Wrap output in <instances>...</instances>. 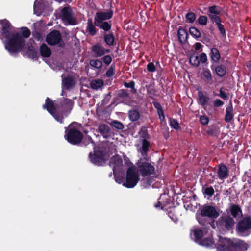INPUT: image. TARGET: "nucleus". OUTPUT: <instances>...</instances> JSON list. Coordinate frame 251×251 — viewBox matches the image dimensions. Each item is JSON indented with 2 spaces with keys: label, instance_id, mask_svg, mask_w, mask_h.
Here are the masks:
<instances>
[{
  "label": "nucleus",
  "instance_id": "nucleus-1",
  "mask_svg": "<svg viewBox=\"0 0 251 251\" xmlns=\"http://www.w3.org/2000/svg\"><path fill=\"white\" fill-rule=\"evenodd\" d=\"M0 24L2 26L0 38H5V49L11 54L21 51L25 45V40L21 35L15 31L8 20H1Z\"/></svg>",
  "mask_w": 251,
  "mask_h": 251
},
{
  "label": "nucleus",
  "instance_id": "nucleus-2",
  "mask_svg": "<svg viewBox=\"0 0 251 251\" xmlns=\"http://www.w3.org/2000/svg\"><path fill=\"white\" fill-rule=\"evenodd\" d=\"M73 106V101L69 99H64L61 102V107H55L52 101L47 98L46 100V102L43 105L44 109H46L54 117L57 122L60 123H63L64 116H67Z\"/></svg>",
  "mask_w": 251,
  "mask_h": 251
},
{
  "label": "nucleus",
  "instance_id": "nucleus-3",
  "mask_svg": "<svg viewBox=\"0 0 251 251\" xmlns=\"http://www.w3.org/2000/svg\"><path fill=\"white\" fill-rule=\"evenodd\" d=\"M142 157H143L142 156ZM137 163V168L140 171L143 178L141 181V185L144 188H148L152 182L151 175L154 173V167L149 162L144 160L146 158L142 157Z\"/></svg>",
  "mask_w": 251,
  "mask_h": 251
},
{
  "label": "nucleus",
  "instance_id": "nucleus-4",
  "mask_svg": "<svg viewBox=\"0 0 251 251\" xmlns=\"http://www.w3.org/2000/svg\"><path fill=\"white\" fill-rule=\"evenodd\" d=\"M248 247V244L240 240L231 241L229 239L220 238L217 250V251H245Z\"/></svg>",
  "mask_w": 251,
  "mask_h": 251
},
{
  "label": "nucleus",
  "instance_id": "nucleus-5",
  "mask_svg": "<svg viewBox=\"0 0 251 251\" xmlns=\"http://www.w3.org/2000/svg\"><path fill=\"white\" fill-rule=\"evenodd\" d=\"M78 125L76 123H72L65 130V139L71 144H76L82 139V134L78 130Z\"/></svg>",
  "mask_w": 251,
  "mask_h": 251
},
{
  "label": "nucleus",
  "instance_id": "nucleus-6",
  "mask_svg": "<svg viewBox=\"0 0 251 251\" xmlns=\"http://www.w3.org/2000/svg\"><path fill=\"white\" fill-rule=\"evenodd\" d=\"M56 17L60 18L65 25H75L77 24L74 13L70 7L59 8L56 11Z\"/></svg>",
  "mask_w": 251,
  "mask_h": 251
},
{
  "label": "nucleus",
  "instance_id": "nucleus-7",
  "mask_svg": "<svg viewBox=\"0 0 251 251\" xmlns=\"http://www.w3.org/2000/svg\"><path fill=\"white\" fill-rule=\"evenodd\" d=\"M139 175L138 170L134 165L129 167L126 172V181L124 186L127 188L134 187L139 181Z\"/></svg>",
  "mask_w": 251,
  "mask_h": 251
},
{
  "label": "nucleus",
  "instance_id": "nucleus-8",
  "mask_svg": "<svg viewBox=\"0 0 251 251\" xmlns=\"http://www.w3.org/2000/svg\"><path fill=\"white\" fill-rule=\"evenodd\" d=\"M138 133L140 137L143 139L141 140V145L138 144L137 145V150L139 152L141 153L143 157L145 158L147 155V153L150 146V143L146 140L148 136L147 130L145 127H142Z\"/></svg>",
  "mask_w": 251,
  "mask_h": 251
},
{
  "label": "nucleus",
  "instance_id": "nucleus-9",
  "mask_svg": "<svg viewBox=\"0 0 251 251\" xmlns=\"http://www.w3.org/2000/svg\"><path fill=\"white\" fill-rule=\"evenodd\" d=\"M237 231L242 234L251 232V217H245L240 221L237 225Z\"/></svg>",
  "mask_w": 251,
  "mask_h": 251
},
{
  "label": "nucleus",
  "instance_id": "nucleus-10",
  "mask_svg": "<svg viewBox=\"0 0 251 251\" xmlns=\"http://www.w3.org/2000/svg\"><path fill=\"white\" fill-rule=\"evenodd\" d=\"M217 225L226 229L232 228L235 224L234 219L228 215H222L217 222Z\"/></svg>",
  "mask_w": 251,
  "mask_h": 251
},
{
  "label": "nucleus",
  "instance_id": "nucleus-11",
  "mask_svg": "<svg viewBox=\"0 0 251 251\" xmlns=\"http://www.w3.org/2000/svg\"><path fill=\"white\" fill-rule=\"evenodd\" d=\"M201 214L202 217H207L211 219L217 218L219 213L217 209L213 206H204L201 210Z\"/></svg>",
  "mask_w": 251,
  "mask_h": 251
},
{
  "label": "nucleus",
  "instance_id": "nucleus-12",
  "mask_svg": "<svg viewBox=\"0 0 251 251\" xmlns=\"http://www.w3.org/2000/svg\"><path fill=\"white\" fill-rule=\"evenodd\" d=\"M89 158L92 163L98 166L103 165L106 160L104 154L101 151H99L95 152L93 155L91 153H90Z\"/></svg>",
  "mask_w": 251,
  "mask_h": 251
},
{
  "label": "nucleus",
  "instance_id": "nucleus-13",
  "mask_svg": "<svg viewBox=\"0 0 251 251\" xmlns=\"http://www.w3.org/2000/svg\"><path fill=\"white\" fill-rule=\"evenodd\" d=\"M61 39L60 33L57 31H53L48 35L46 38L47 42L49 44L53 45L58 44Z\"/></svg>",
  "mask_w": 251,
  "mask_h": 251
},
{
  "label": "nucleus",
  "instance_id": "nucleus-14",
  "mask_svg": "<svg viewBox=\"0 0 251 251\" xmlns=\"http://www.w3.org/2000/svg\"><path fill=\"white\" fill-rule=\"evenodd\" d=\"M110 165L113 166V171L115 176L117 170H123L122 160L119 156H115L111 159Z\"/></svg>",
  "mask_w": 251,
  "mask_h": 251
},
{
  "label": "nucleus",
  "instance_id": "nucleus-15",
  "mask_svg": "<svg viewBox=\"0 0 251 251\" xmlns=\"http://www.w3.org/2000/svg\"><path fill=\"white\" fill-rule=\"evenodd\" d=\"M112 11L100 12L96 13L95 18V23L103 22V21L110 19L112 16Z\"/></svg>",
  "mask_w": 251,
  "mask_h": 251
},
{
  "label": "nucleus",
  "instance_id": "nucleus-16",
  "mask_svg": "<svg viewBox=\"0 0 251 251\" xmlns=\"http://www.w3.org/2000/svg\"><path fill=\"white\" fill-rule=\"evenodd\" d=\"M217 176L221 180H224L228 178L229 176V171L227 168L223 164L219 166L217 171Z\"/></svg>",
  "mask_w": 251,
  "mask_h": 251
},
{
  "label": "nucleus",
  "instance_id": "nucleus-17",
  "mask_svg": "<svg viewBox=\"0 0 251 251\" xmlns=\"http://www.w3.org/2000/svg\"><path fill=\"white\" fill-rule=\"evenodd\" d=\"M92 51L95 56L100 57L110 51L109 49H105L104 47L99 44L96 45L92 47Z\"/></svg>",
  "mask_w": 251,
  "mask_h": 251
},
{
  "label": "nucleus",
  "instance_id": "nucleus-18",
  "mask_svg": "<svg viewBox=\"0 0 251 251\" xmlns=\"http://www.w3.org/2000/svg\"><path fill=\"white\" fill-rule=\"evenodd\" d=\"M229 211L232 216L235 218H240L242 216V211L241 207L235 204H231L229 208Z\"/></svg>",
  "mask_w": 251,
  "mask_h": 251
},
{
  "label": "nucleus",
  "instance_id": "nucleus-19",
  "mask_svg": "<svg viewBox=\"0 0 251 251\" xmlns=\"http://www.w3.org/2000/svg\"><path fill=\"white\" fill-rule=\"evenodd\" d=\"M63 77V75H62ZM75 84L74 78L71 76H68L66 78H62V87L64 89H69L72 88Z\"/></svg>",
  "mask_w": 251,
  "mask_h": 251
},
{
  "label": "nucleus",
  "instance_id": "nucleus-20",
  "mask_svg": "<svg viewBox=\"0 0 251 251\" xmlns=\"http://www.w3.org/2000/svg\"><path fill=\"white\" fill-rule=\"evenodd\" d=\"M209 98L206 94L201 91L198 92V103L201 105L204 109L205 106L208 104Z\"/></svg>",
  "mask_w": 251,
  "mask_h": 251
},
{
  "label": "nucleus",
  "instance_id": "nucleus-21",
  "mask_svg": "<svg viewBox=\"0 0 251 251\" xmlns=\"http://www.w3.org/2000/svg\"><path fill=\"white\" fill-rule=\"evenodd\" d=\"M205 231L201 230L200 229H196L194 230L193 233L191 234V238L194 239L195 242H198L199 244L202 241L201 239L204 234Z\"/></svg>",
  "mask_w": 251,
  "mask_h": 251
},
{
  "label": "nucleus",
  "instance_id": "nucleus-22",
  "mask_svg": "<svg viewBox=\"0 0 251 251\" xmlns=\"http://www.w3.org/2000/svg\"><path fill=\"white\" fill-rule=\"evenodd\" d=\"M210 57L214 62L216 63L219 62L220 58V54L217 48H212L211 49Z\"/></svg>",
  "mask_w": 251,
  "mask_h": 251
},
{
  "label": "nucleus",
  "instance_id": "nucleus-23",
  "mask_svg": "<svg viewBox=\"0 0 251 251\" xmlns=\"http://www.w3.org/2000/svg\"><path fill=\"white\" fill-rule=\"evenodd\" d=\"M40 52L42 56L45 57H48L51 55V50L46 44H42L41 46Z\"/></svg>",
  "mask_w": 251,
  "mask_h": 251
},
{
  "label": "nucleus",
  "instance_id": "nucleus-24",
  "mask_svg": "<svg viewBox=\"0 0 251 251\" xmlns=\"http://www.w3.org/2000/svg\"><path fill=\"white\" fill-rule=\"evenodd\" d=\"M233 108L232 105H229L227 106L226 109V116L225 120L227 122H230L233 119V113H232Z\"/></svg>",
  "mask_w": 251,
  "mask_h": 251
},
{
  "label": "nucleus",
  "instance_id": "nucleus-25",
  "mask_svg": "<svg viewBox=\"0 0 251 251\" xmlns=\"http://www.w3.org/2000/svg\"><path fill=\"white\" fill-rule=\"evenodd\" d=\"M177 34L178 40L181 43H184L186 41L188 34L185 30L179 29Z\"/></svg>",
  "mask_w": 251,
  "mask_h": 251
},
{
  "label": "nucleus",
  "instance_id": "nucleus-26",
  "mask_svg": "<svg viewBox=\"0 0 251 251\" xmlns=\"http://www.w3.org/2000/svg\"><path fill=\"white\" fill-rule=\"evenodd\" d=\"M103 81L101 79H95L91 81V87L92 89L98 90L103 86Z\"/></svg>",
  "mask_w": 251,
  "mask_h": 251
},
{
  "label": "nucleus",
  "instance_id": "nucleus-27",
  "mask_svg": "<svg viewBox=\"0 0 251 251\" xmlns=\"http://www.w3.org/2000/svg\"><path fill=\"white\" fill-rule=\"evenodd\" d=\"M215 70L217 75L220 77L223 76L226 73V67L223 65L216 66Z\"/></svg>",
  "mask_w": 251,
  "mask_h": 251
},
{
  "label": "nucleus",
  "instance_id": "nucleus-28",
  "mask_svg": "<svg viewBox=\"0 0 251 251\" xmlns=\"http://www.w3.org/2000/svg\"><path fill=\"white\" fill-rule=\"evenodd\" d=\"M129 118L132 121H135L139 119L140 114L137 110H130L128 113Z\"/></svg>",
  "mask_w": 251,
  "mask_h": 251
},
{
  "label": "nucleus",
  "instance_id": "nucleus-29",
  "mask_svg": "<svg viewBox=\"0 0 251 251\" xmlns=\"http://www.w3.org/2000/svg\"><path fill=\"white\" fill-rule=\"evenodd\" d=\"M95 25L104 30L105 31H108L111 28V25L107 22H99V23H95Z\"/></svg>",
  "mask_w": 251,
  "mask_h": 251
},
{
  "label": "nucleus",
  "instance_id": "nucleus-30",
  "mask_svg": "<svg viewBox=\"0 0 251 251\" xmlns=\"http://www.w3.org/2000/svg\"><path fill=\"white\" fill-rule=\"evenodd\" d=\"M87 30L89 32V33L92 35H94L96 34V31L95 29V27L92 24L91 20H88L87 23Z\"/></svg>",
  "mask_w": 251,
  "mask_h": 251
},
{
  "label": "nucleus",
  "instance_id": "nucleus-31",
  "mask_svg": "<svg viewBox=\"0 0 251 251\" xmlns=\"http://www.w3.org/2000/svg\"><path fill=\"white\" fill-rule=\"evenodd\" d=\"M190 63L193 66L197 67L200 64L199 56L197 55H192L189 59Z\"/></svg>",
  "mask_w": 251,
  "mask_h": 251
},
{
  "label": "nucleus",
  "instance_id": "nucleus-32",
  "mask_svg": "<svg viewBox=\"0 0 251 251\" xmlns=\"http://www.w3.org/2000/svg\"><path fill=\"white\" fill-rule=\"evenodd\" d=\"M202 74L204 77L206 79L207 81L208 82H210L211 84L212 81V77L210 71L208 69H205L203 70Z\"/></svg>",
  "mask_w": 251,
  "mask_h": 251
},
{
  "label": "nucleus",
  "instance_id": "nucleus-33",
  "mask_svg": "<svg viewBox=\"0 0 251 251\" xmlns=\"http://www.w3.org/2000/svg\"><path fill=\"white\" fill-rule=\"evenodd\" d=\"M90 64L91 66H92V67H93L96 69H100L102 67V62L100 60L93 59V60H91L90 61Z\"/></svg>",
  "mask_w": 251,
  "mask_h": 251
},
{
  "label": "nucleus",
  "instance_id": "nucleus-34",
  "mask_svg": "<svg viewBox=\"0 0 251 251\" xmlns=\"http://www.w3.org/2000/svg\"><path fill=\"white\" fill-rule=\"evenodd\" d=\"M200 244L207 247H211L214 244V242L211 238H206L202 240Z\"/></svg>",
  "mask_w": 251,
  "mask_h": 251
},
{
  "label": "nucleus",
  "instance_id": "nucleus-35",
  "mask_svg": "<svg viewBox=\"0 0 251 251\" xmlns=\"http://www.w3.org/2000/svg\"><path fill=\"white\" fill-rule=\"evenodd\" d=\"M189 32L191 35L195 38H198L201 37V32L194 27H191L189 28Z\"/></svg>",
  "mask_w": 251,
  "mask_h": 251
},
{
  "label": "nucleus",
  "instance_id": "nucleus-36",
  "mask_svg": "<svg viewBox=\"0 0 251 251\" xmlns=\"http://www.w3.org/2000/svg\"><path fill=\"white\" fill-rule=\"evenodd\" d=\"M104 40L106 43L109 45H112L114 41V38L112 34H106L104 36Z\"/></svg>",
  "mask_w": 251,
  "mask_h": 251
},
{
  "label": "nucleus",
  "instance_id": "nucleus-37",
  "mask_svg": "<svg viewBox=\"0 0 251 251\" xmlns=\"http://www.w3.org/2000/svg\"><path fill=\"white\" fill-rule=\"evenodd\" d=\"M99 130L102 134H106L109 132V128L105 124H101L99 126Z\"/></svg>",
  "mask_w": 251,
  "mask_h": 251
},
{
  "label": "nucleus",
  "instance_id": "nucleus-38",
  "mask_svg": "<svg viewBox=\"0 0 251 251\" xmlns=\"http://www.w3.org/2000/svg\"><path fill=\"white\" fill-rule=\"evenodd\" d=\"M209 12L212 15H219L220 13V10L219 7L212 6L209 8Z\"/></svg>",
  "mask_w": 251,
  "mask_h": 251
},
{
  "label": "nucleus",
  "instance_id": "nucleus-39",
  "mask_svg": "<svg viewBox=\"0 0 251 251\" xmlns=\"http://www.w3.org/2000/svg\"><path fill=\"white\" fill-rule=\"evenodd\" d=\"M111 125L115 128L119 130H122L124 127L123 124L117 121H113V122H112Z\"/></svg>",
  "mask_w": 251,
  "mask_h": 251
},
{
  "label": "nucleus",
  "instance_id": "nucleus-40",
  "mask_svg": "<svg viewBox=\"0 0 251 251\" xmlns=\"http://www.w3.org/2000/svg\"><path fill=\"white\" fill-rule=\"evenodd\" d=\"M169 124L170 126H171V127L175 129H177L179 127V124L178 122L173 119H170L169 120Z\"/></svg>",
  "mask_w": 251,
  "mask_h": 251
},
{
  "label": "nucleus",
  "instance_id": "nucleus-41",
  "mask_svg": "<svg viewBox=\"0 0 251 251\" xmlns=\"http://www.w3.org/2000/svg\"><path fill=\"white\" fill-rule=\"evenodd\" d=\"M186 18L190 23H193L196 19L195 14L192 12L188 13L186 14Z\"/></svg>",
  "mask_w": 251,
  "mask_h": 251
},
{
  "label": "nucleus",
  "instance_id": "nucleus-42",
  "mask_svg": "<svg viewBox=\"0 0 251 251\" xmlns=\"http://www.w3.org/2000/svg\"><path fill=\"white\" fill-rule=\"evenodd\" d=\"M214 193V190L212 187H209L205 188L204 190V194L208 195L209 196H212Z\"/></svg>",
  "mask_w": 251,
  "mask_h": 251
},
{
  "label": "nucleus",
  "instance_id": "nucleus-43",
  "mask_svg": "<svg viewBox=\"0 0 251 251\" xmlns=\"http://www.w3.org/2000/svg\"><path fill=\"white\" fill-rule=\"evenodd\" d=\"M209 17L211 19V20L215 22L216 25L219 24L221 23V19L220 18L217 16V15H212L210 14Z\"/></svg>",
  "mask_w": 251,
  "mask_h": 251
},
{
  "label": "nucleus",
  "instance_id": "nucleus-44",
  "mask_svg": "<svg viewBox=\"0 0 251 251\" xmlns=\"http://www.w3.org/2000/svg\"><path fill=\"white\" fill-rule=\"evenodd\" d=\"M207 18L205 16H201L198 19L199 23L200 25H205L207 24Z\"/></svg>",
  "mask_w": 251,
  "mask_h": 251
},
{
  "label": "nucleus",
  "instance_id": "nucleus-45",
  "mask_svg": "<svg viewBox=\"0 0 251 251\" xmlns=\"http://www.w3.org/2000/svg\"><path fill=\"white\" fill-rule=\"evenodd\" d=\"M200 120L201 123L204 125H207L209 122L208 118L205 115L201 116Z\"/></svg>",
  "mask_w": 251,
  "mask_h": 251
},
{
  "label": "nucleus",
  "instance_id": "nucleus-46",
  "mask_svg": "<svg viewBox=\"0 0 251 251\" xmlns=\"http://www.w3.org/2000/svg\"><path fill=\"white\" fill-rule=\"evenodd\" d=\"M30 35V30L27 28H24L22 31V36L25 38H28Z\"/></svg>",
  "mask_w": 251,
  "mask_h": 251
},
{
  "label": "nucleus",
  "instance_id": "nucleus-47",
  "mask_svg": "<svg viewBox=\"0 0 251 251\" xmlns=\"http://www.w3.org/2000/svg\"><path fill=\"white\" fill-rule=\"evenodd\" d=\"M199 61H201L203 63L206 62L207 60V55L205 53H201L200 55L199 56Z\"/></svg>",
  "mask_w": 251,
  "mask_h": 251
},
{
  "label": "nucleus",
  "instance_id": "nucleus-48",
  "mask_svg": "<svg viewBox=\"0 0 251 251\" xmlns=\"http://www.w3.org/2000/svg\"><path fill=\"white\" fill-rule=\"evenodd\" d=\"M102 60L104 63L109 65L112 61V58L109 55H106L102 58Z\"/></svg>",
  "mask_w": 251,
  "mask_h": 251
},
{
  "label": "nucleus",
  "instance_id": "nucleus-49",
  "mask_svg": "<svg viewBox=\"0 0 251 251\" xmlns=\"http://www.w3.org/2000/svg\"><path fill=\"white\" fill-rule=\"evenodd\" d=\"M217 25L218 26V28L221 34L222 35L225 36L226 35V31H225V28L224 27V26L221 24V23L217 24Z\"/></svg>",
  "mask_w": 251,
  "mask_h": 251
},
{
  "label": "nucleus",
  "instance_id": "nucleus-50",
  "mask_svg": "<svg viewBox=\"0 0 251 251\" xmlns=\"http://www.w3.org/2000/svg\"><path fill=\"white\" fill-rule=\"evenodd\" d=\"M147 69L151 72H154L155 71V67L153 63H149L147 65Z\"/></svg>",
  "mask_w": 251,
  "mask_h": 251
},
{
  "label": "nucleus",
  "instance_id": "nucleus-51",
  "mask_svg": "<svg viewBox=\"0 0 251 251\" xmlns=\"http://www.w3.org/2000/svg\"><path fill=\"white\" fill-rule=\"evenodd\" d=\"M224 104V102L220 99H216L213 103L214 107H219L222 106Z\"/></svg>",
  "mask_w": 251,
  "mask_h": 251
},
{
  "label": "nucleus",
  "instance_id": "nucleus-52",
  "mask_svg": "<svg viewBox=\"0 0 251 251\" xmlns=\"http://www.w3.org/2000/svg\"><path fill=\"white\" fill-rule=\"evenodd\" d=\"M222 99L226 100L227 99V94L224 91H223L221 89L220 90V94L219 95Z\"/></svg>",
  "mask_w": 251,
  "mask_h": 251
},
{
  "label": "nucleus",
  "instance_id": "nucleus-53",
  "mask_svg": "<svg viewBox=\"0 0 251 251\" xmlns=\"http://www.w3.org/2000/svg\"><path fill=\"white\" fill-rule=\"evenodd\" d=\"M114 74V71L113 67L111 66L110 68L108 69V70L106 72V75L108 77H110L112 76Z\"/></svg>",
  "mask_w": 251,
  "mask_h": 251
},
{
  "label": "nucleus",
  "instance_id": "nucleus-54",
  "mask_svg": "<svg viewBox=\"0 0 251 251\" xmlns=\"http://www.w3.org/2000/svg\"><path fill=\"white\" fill-rule=\"evenodd\" d=\"M158 114L159 116V117H160V119L161 120H164L165 119V116L164 115V114H163V110L162 109V108H160L159 109H158Z\"/></svg>",
  "mask_w": 251,
  "mask_h": 251
},
{
  "label": "nucleus",
  "instance_id": "nucleus-55",
  "mask_svg": "<svg viewBox=\"0 0 251 251\" xmlns=\"http://www.w3.org/2000/svg\"><path fill=\"white\" fill-rule=\"evenodd\" d=\"M124 159L125 164H126L127 165V166H128L129 167H131L130 166L131 164V163L130 162L129 159L126 156H124Z\"/></svg>",
  "mask_w": 251,
  "mask_h": 251
},
{
  "label": "nucleus",
  "instance_id": "nucleus-56",
  "mask_svg": "<svg viewBox=\"0 0 251 251\" xmlns=\"http://www.w3.org/2000/svg\"><path fill=\"white\" fill-rule=\"evenodd\" d=\"M125 86L127 88H133L134 87V83L133 81H131L129 83H126Z\"/></svg>",
  "mask_w": 251,
  "mask_h": 251
},
{
  "label": "nucleus",
  "instance_id": "nucleus-57",
  "mask_svg": "<svg viewBox=\"0 0 251 251\" xmlns=\"http://www.w3.org/2000/svg\"><path fill=\"white\" fill-rule=\"evenodd\" d=\"M201 45L200 43H196L195 44V49L196 50H199L201 48Z\"/></svg>",
  "mask_w": 251,
  "mask_h": 251
},
{
  "label": "nucleus",
  "instance_id": "nucleus-58",
  "mask_svg": "<svg viewBox=\"0 0 251 251\" xmlns=\"http://www.w3.org/2000/svg\"><path fill=\"white\" fill-rule=\"evenodd\" d=\"M154 106L157 109V111L160 108H161V105L159 104H158V103H155L154 104Z\"/></svg>",
  "mask_w": 251,
  "mask_h": 251
},
{
  "label": "nucleus",
  "instance_id": "nucleus-59",
  "mask_svg": "<svg viewBox=\"0 0 251 251\" xmlns=\"http://www.w3.org/2000/svg\"><path fill=\"white\" fill-rule=\"evenodd\" d=\"M127 95V93L125 91H122V93L121 94L123 97H126Z\"/></svg>",
  "mask_w": 251,
  "mask_h": 251
},
{
  "label": "nucleus",
  "instance_id": "nucleus-60",
  "mask_svg": "<svg viewBox=\"0 0 251 251\" xmlns=\"http://www.w3.org/2000/svg\"><path fill=\"white\" fill-rule=\"evenodd\" d=\"M211 225V226L212 228H215V226H214V222H212L211 223H209Z\"/></svg>",
  "mask_w": 251,
  "mask_h": 251
},
{
  "label": "nucleus",
  "instance_id": "nucleus-61",
  "mask_svg": "<svg viewBox=\"0 0 251 251\" xmlns=\"http://www.w3.org/2000/svg\"><path fill=\"white\" fill-rule=\"evenodd\" d=\"M160 202H158V203L155 205V206L156 207V208H158V207H160Z\"/></svg>",
  "mask_w": 251,
  "mask_h": 251
},
{
  "label": "nucleus",
  "instance_id": "nucleus-62",
  "mask_svg": "<svg viewBox=\"0 0 251 251\" xmlns=\"http://www.w3.org/2000/svg\"><path fill=\"white\" fill-rule=\"evenodd\" d=\"M87 139H88V140L89 142H92V139H91V138H90V137H88Z\"/></svg>",
  "mask_w": 251,
  "mask_h": 251
},
{
  "label": "nucleus",
  "instance_id": "nucleus-63",
  "mask_svg": "<svg viewBox=\"0 0 251 251\" xmlns=\"http://www.w3.org/2000/svg\"><path fill=\"white\" fill-rule=\"evenodd\" d=\"M198 221L200 224H202L199 218H198Z\"/></svg>",
  "mask_w": 251,
  "mask_h": 251
}]
</instances>
